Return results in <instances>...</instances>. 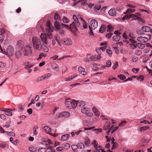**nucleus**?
<instances>
[{"label": "nucleus", "instance_id": "64", "mask_svg": "<svg viewBox=\"0 0 152 152\" xmlns=\"http://www.w3.org/2000/svg\"><path fill=\"white\" fill-rule=\"evenodd\" d=\"M90 141L89 139L86 140L84 142V143L87 145H88L90 143Z\"/></svg>", "mask_w": 152, "mask_h": 152}, {"label": "nucleus", "instance_id": "42", "mask_svg": "<svg viewBox=\"0 0 152 152\" xmlns=\"http://www.w3.org/2000/svg\"><path fill=\"white\" fill-rule=\"evenodd\" d=\"M135 53L137 55L140 56L142 54V52L140 50H137L135 52Z\"/></svg>", "mask_w": 152, "mask_h": 152}, {"label": "nucleus", "instance_id": "63", "mask_svg": "<svg viewBox=\"0 0 152 152\" xmlns=\"http://www.w3.org/2000/svg\"><path fill=\"white\" fill-rule=\"evenodd\" d=\"M129 13H128L127 15H126L125 16H124L122 18V19L124 20H125V19H126V18H127V19H129L130 18H128V17H129Z\"/></svg>", "mask_w": 152, "mask_h": 152}, {"label": "nucleus", "instance_id": "27", "mask_svg": "<svg viewBox=\"0 0 152 152\" xmlns=\"http://www.w3.org/2000/svg\"><path fill=\"white\" fill-rule=\"evenodd\" d=\"M136 46H137L139 48L141 49H143L145 46V44L140 43H137Z\"/></svg>", "mask_w": 152, "mask_h": 152}, {"label": "nucleus", "instance_id": "61", "mask_svg": "<svg viewBox=\"0 0 152 152\" xmlns=\"http://www.w3.org/2000/svg\"><path fill=\"white\" fill-rule=\"evenodd\" d=\"M139 70V69H136L134 68L132 69V71L135 73H137Z\"/></svg>", "mask_w": 152, "mask_h": 152}, {"label": "nucleus", "instance_id": "3", "mask_svg": "<svg viewBox=\"0 0 152 152\" xmlns=\"http://www.w3.org/2000/svg\"><path fill=\"white\" fill-rule=\"evenodd\" d=\"M24 43L23 41L20 40V48L22 50L23 48V54L25 56H28L30 53L31 52V50L30 48L28 46L26 45L24 47Z\"/></svg>", "mask_w": 152, "mask_h": 152}, {"label": "nucleus", "instance_id": "59", "mask_svg": "<svg viewBox=\"0 0 152 152\" xmlns=\"http://www.w3.org/2000/svg\"><path fill=\"white\" fill-rule=\"evenodd\" d=\"M56 149L57 151H62L63 149V148L62 147L59 146L57 147Z\"/></svg>", "mask_w": 152, "mask_h": 152}, {"label": "nucleus", "instance_id": "47", "mask_svg": "<svg viewBox=\"0 0 152 152\" xmlns=\"http://www.w3.org/2000/svg\"><path fill=\"white\" fill-rule=\"evenodd\" d=\"M38 152H46V151L44 148H42L38 149Z\"/></svg>", "mask_w": 152, "mask_h": 152}, {"label": "nucleus", "instance_id": "14", "mask_svg": "<svg viewBox=\"0 0 152 152\" xmlns=\"http://www.w3.org/2000/svg\"><path fill=\"white\" fill-rule=\"evenodd\" d=\"M108 14L110 15L115 16L116 14V9L114 8H111L109 11Z\"/></svg>", "mask_w": 152, "mask_h": 152}, {"label": "nucleus", "instance_id": "41", "mask_svg": "<svg viewBox=\"0 0 152 152\" xmlns=\"http://www.w3.org/2000/svg\"><path fill=\"white\" fill-rule=\"evenodd\" d=\"M29 150L30 151L32 152H34L37 150V149L34 147H31L29 148Z\"/></svg>", "mask_w": 152, "mask_h": 152}, {"label": "nucleus", "instance_id": "31", "mask_svg": "<svg viewBox=\"0 0 152 152\" xmlns=\"http://www.w3.org/2000/svg\"><path fill=\"white\" fill-rule=\"evenodd\" d=\"M46 56V54L41 53L39 55V57L37 58V60H39L41 59L43 57H45Z\"/></svg>", "mask_w": 152, "mask_h": 152}, {"label": "nucleus", "instance_id": "49", "mask_svg": "<svg viewBox=\"0 0 152 152\" xmlns=\"http://www.w3.org/2000/svg\"><path fill=\"white\" fill-rule=\"evenodd\" d=\"M11 123V121H9L8 122H7L5 125H4V126L6 128H8L10 126V124Z\"/></svg>", "mask_w": 152, "mask_h": 152}, {"label": "nucleus", "instance_id": "60", "mask_svg": "<svg viewBox=\"0 0 152 152\" xmlns=\"http://www.w3.org/2000/svg\"><path fill=\"white\" fill-rule=\"evenodd\" d=\"M54 38L55 40L57 42H58V41L59 40V37L58 36V35L57 34H56L55 35Z\"/></svg>", "mask_w": 152, "mask_h": 152}, {"label": "nucleus", "instance_id": "8", "mask_svg": "<svg viewBox=\"0 0 152 152\" xmlns=\"http://www.w3.org/2000/svg\"><path fill=\"white\" fill-rule=\"evenodd\" d=\"M47 36L46 34L42 33L41 34L40 37L42 42L46 45H47L49 43L47 38Z\"/></svg>", "mask_w": 152, "mask_h": 152}, {"label": "nucleus", "instance_id": "35", "mask_svg": "<svg viewBox=\"0 0 152 152\" xmlns=\"http://www.w3.org/2000/svg\"><path fill=\"white\" fill-rule=\"evenodd\" d=\"M92 144L94 146L95 148H96L98 146V142H97L96 141L94 140L92 142Z\"/></svg>", "mask_w": 152, "mask_h": 152}, {"label": "nucleus", "instance_id": "20", "mask_svg": "<svg viewBox=\"0 0 152 152\" xmlns=\"http://www.w3.org/2000/svg\"><path fill=\"white\" fill-rule=\"evenodd\" d=\"M106 25H102L100 27L99 31L100 33H103L106 30Z\"/></svg>", "mask_w": 152, "mask_h": 152}, {"label": "nucleus", "instance_id": "58", "mask_svg": "<svg viewBox=\"0 0 152 152\" xmlns=\"http://www.w3.org/2000/svg\"><path fill=\"white\" fill-rule=\"evenodd\" d=\"M148 128L149 127L148 126V127H147V126L142 127H141L140 128V131H142V130H144L146 129H148Z\"/></svg>", "mask_w": 152, "mask_h": 152}, {"label": "nucleus", "instance_id": "12", "mask_svg": "<svg viewBox=\"0 0 152 152\" xmlns=\"http://www.w3.org/2000/svg\"><path fill=\"white\" fill-rule=\"evenodd\" d=\"M62 42L63 44L67 45H71L72 43L71 39L68 38L63 39Z\"/></svg>", "mask_w": 152, "mask_h": 152}, {"label": "nucleus", "instance_id": "30", "mask_svg": "<svg viewBox=\"0 0 152 152\" xmlns=\"http://www.w3.org/2000/svg\"><path fill=\"white\" fill-rule=\"evenodd\" d=\"M101 8V6L100 4H97L94 7V10L95 11H97L99 10Z\"/></svg>", "mask_w": 152, "mask_h": 152}, {"label": "nucleus", "instance_id": "24", "mask_svg": "<svg viewBox=\"0 0 152 152\" xmlns=\"http://www.w3.org/2000/svg\"><path fill=\"white\" fill-rule=\"evenodd\" d=\"M43 130L46 132V133L50 132L51 131V129L49 127L46 126H45L43 127Z\"/></svg>", "mask_w": 152, "mask_h": 152}, {"label": "nucleus", "instance_id": "15", "mask_svg": "<svg viewBox=\"0 0 152 152\" xmlns=\"http://www.w3.org/2000/svg\"><path fill=\"white\" fill-rule=\"evenodd\" d=\"M12 110H11L10 109H5L4 110H1V111L4 112L6 115L11 116L12 115V113L11 112Z\"/></svg>", "mask_w": 152, "mask_h": 152}, {"label": "nucleus", "instance_id": "45", "mask_svg": "<svg viewBox=\"0 0 152 152\" xmlns=\"http://www.w3.org/2000/svg\"><path fill=\"white\" fill-rule=\"evenodd\" d=\"M63 117H67L69 115V113L67 112H65L62 113Z\"/></svg>", "mask_w": 152, "mask_h": 152}, {"label": "nucleus", "instance_id": "56", "mask_svg": "<svg viewBox=\"0 0 152 152\" xmlns=\"http://www.w3.org/2000/svg\"><path fill=\"white\" fill-rule=\"evenodd\" d=\"M65 149H68L70 147V145L68 143H66L65 145Z\"/></svg>", "mask_w": 152, "mask_h": 152}, {"label": "nucleus", "instance_id": "46", "mask_svg": "<svg viewBox=\"0 0 152 152\" xmlns=\"http://www.w3.org/2000/svg\"><path fill=\"white\" fill-rule=\"evenodd\" d=\"M6 64L3 62L0 61V67L3 68L6 66Z\"/></svg>", "mask_w": 152, "mask_h": 152}, {"label": "nucleus", "instance_id": "5", "mask_svg": "<svg viewBox=\"0 0 152 152\" xmlns=\"http://www.w3.org/2000/svg\"><path fill=\"white\" fill-rule=\"evenodd\" d=\"M76 101L74 100L68 99L65 102L66 107L69 109H75L76 108Z\"/></svg>", "mask_w": 152, "mask_h": 152}, {"label": "nucleus", "instance_id": "13", "mask_svg": "<svg viewBox=\"0 0 152 152\" xmlns=\"http://www.w3.org/2000/svg\"><path fill=\"white\" fill-rule=\"evenodd\" d=\"M85 105V103L82 101L79 102V101H76V107L82 108L84 107Z\"/></svg>", "mask_w": 152, "mask_h": 152}, {"label": "nucleus", "instance_id": "17", "mask_svg": "<svg viewBox=\"0 0 152 152\" xmlns=\"http://www.w3.org/2000/svg\"><path fill=\"white\" fill-rule=\"evenodd\" d=\"M151 30V28L148 26H144L142 27V30L145 32H148Z\"/></svg>", "mask_w": 152, "mask_h": 152}, {"label": "nucleus", "instance_id": "34", "mask_svg": "<svg viewBox=\"0 0 152 152\" xmlns=\"http://www.w3.org/2000/svg\"><path fill=\"white\" fill-rule=\"evenodd\" d=\"M127 122L125 121H122L119 124V126H120L123 127L126 124Z\"/></svg>", "mask_w": 152, "mask_h": 152}, {"label": "nucleus", "instance_id": "11", "mask_svg": "<svg viewBox=\"0 0 152 152\" xmlns=\"http://www.w3.org/2000/svg\"><path fill=\"white\" fill-rule=\"evenodd\" d=\"M6 35L5 31L4 29L0 31V44L2 42Z\"/></svg>", "mask_w": 152, "mask_h": 152}, {"label": "nucleus", "instance_id": "52", "mask_svg": "<svg viewBox=\"0 0 152 152\" xmlns=\"http://www.w3.org/2000/svg\"><path fill=\"white\" fill-rule=\"evenodd\" d=\"M112 144H113V145L112 147V149L113 150V149H115L116 148V147L117 146V144L115 142H113Z\"/></svg>", "mask_w": 152, "mask_h": 152}, {"label": "nucleus", "instance_id": "36", "mask_svg": "<svg viewBox=\"0 0 152 152\" xmlns=\"http://www.w3.org/2000/svg\"><path fill=\"white\" fill-rule=\"evenodd\" d=\"M63 117L62 113H61L59 114H56L55 117V118L56 119H58L59 118H60Z\"/></svg>", "mask_w": 152, "mask_h": 152}, {"label": "nucleus", "instance_id": "37", "mask_svg": "<svg viewBox=\"0 0 152 152\" xmlns=\"http://www.w3.org/2000/svg\"><path fill=\"white\" fill-rule=\"evenodd\" d=\"M62 20L64 23H67L69 21V20L65 16L63 17Z\"/></svg>", "mask_w": 152, "mask_h": 152}, {"label": "nucleus", "instance_id": "2", "mask_svg": "<svg viewBox=\"0 0 152 152\" xmlns=\"http://www.w3.org/2000/svg\"><path fill=\"white\" fill-rule=\"evenodd\" d=\"M32 42L33 48L35 50L40 51L42 50V45L39 38L33 37L32 39Z\"/></svg>", "mask_w": 152, "mask_h": 152}, {"label": "nucleus", "instance_id": "25", "mask_svg": "<svg viewBox=\"0 0 152 152\" xmlns=\"http://www.w3.org/2000/svg\"><path fill=\"white\" fill-rule=\"evenodd\" d=\"M121 37L119 35H117L113 37V40L116 42L118 41L120 39Z\"/></svg>", "mask_w": 152, "mask_h": 152}, {"label": "nucleus", "instance_id": "43", "mask_svg": "<svg viewBox=\"0 0 152 152\" xmlns=\"http://www.w3.org/2000/svg\"><path fill=\"white\" fill-rule=\"evenodd\" d=\"M71 148L73 150L75 151L78 148V147H77V145H73L71 146Z\"/></svg>", "mask_w": 152, "mask_h": 152}, {"label": "nucleus", "instance_id": "55", "mask_svg": "<svg viewBox=\"0 0 152 152\" xmlns=\"http://www.w3.org/2000/svg\"><path fill=\"white\" fill-rule=\"evenodd\" d=\"M113 34V33H110L107 34L106 35V37L108 38H110L111 37V36Z\"/></svg>", "mask_w": 152, "mask_h": 152}, {"label": "nucleus", "instance_id": "48", "mask_svg": "<svg viewBox=\"0 0 152 152\" xmlns=\"http://www.w3.org/2000/svg\"><path fill=\"white\" fill-rule=\"evenodd\" d=\"M115 64H114L113 66V69H115L118 66V62H115Z\"/></svg>", "mask_w": 152, "mask_h": 152}, {"label": "nucleus", "instance_id": "1", "mask_svg": "<svg viewBox=\"0 0 152 152\" xmlns=\"http://www.w3.org/2000/svg\"><path fill=\"white\" fill-rule=\"evenodd\" d=\"M73 18L74 21L72 22V23L70 24L69 26L66 24L62 23L61 24L62 27L65 28L68 30H77V27L80 26V23L79 22L77 18L75 15H73Z\"/></svg>", "mask_w": 152, "mask_h": 152}, {"label": "nucleus", "instance_id": "7", "mask_svg": "<svg viewBox=\"0 0 152 152\" xmlns=\"http://www.w3.org/2000/svg\"><path fill=\"white\" fill-rule=\"evenodd\" d=\"M81 111L82 113L86 114L88 116L91 117L93 115L92 113L90 112V110L88 107H85L82 108Z\"/></svg>", "mask_w": 152, "mask_h": 152}, {"label": "nucleus", "instance_id": "32", "mask_svg": "<svg viewBox=\"0 0 152 152\" xmlns=\"http://www.w3.org/2000/svg\"><path fill=\"white\" fill-rule=\"evenodd\" d=\"M45 76H43V75L40 77H38L36 79V81L37 82H38L42 80H43L44 79H45Z\"/></svg>", "mask_w": 152, "mask_h": 152}, {"label": "nucleus", "instance_id": "21", "mask_svg": "<svg viewBox=\"0 0 152 152\" xmlns=\"http://www.w3.org/2000/svg\"><path fill=\"white\" fill-rule=\"evenodd\" d=\"M70 135L68 134H66L62 136L61 139L63 140H66L69 137Z\"/></svg>", "mask_w": 152, "mask_h": 152}, {"label": "nucleus", "instance_id": "26", "mask_svg": "<svg viewBox=\"0 0 152 152\" xmlns=\"http://www.w3.org/2000/svg\"><path fill=\"white\" fill-rule=\"evenodd\" d=\"M46 31L47 34L48 35H50L51 34L53 30L52 29L51 27L48 28L46 29Z\"/></svg>", "mask_w": 152, "mask_h": 152}, {"label": "nucleus", "instance_id": "50", "mask_svg": "<svg viewBox=\"0 0 152 152\" xmlns=\"http://www.w3.org/2000/svg\"><path fill=\"white\" fill-rule=\"evenodd\" d=\"M52 75V74L50 73H48L47 74H45L43 75V76H45V79H47L50 77Z\"/></svg>", "mask_w": 152, "mask_h": 152}, {"label": "nucleus", "instance_id": "57", "mask_svg": "<svg viewBox=\"0 0 152 152\" xmlns=\"http://www.w3.org/2000/svg\"><path fill=\"white\" fill-rule=\"evenodd\" d=\"M96 56H92L91 57H90V58L91 59V61H94V60H96Z\"/></svg>", "mask_w": 152, "mask_h": 152}, {"label": "nucleus", "instance_id": "4", "mask_svg": "<svg viewBox=\"0 0 152 152\" xmlns=\"http://www.w3.org/2000/svg\"><path fill=\"white\" fill-rule=\"evenodd\" d=\"M91 26H89V28L90 31V34L93 35L92 30H94L98 26V23L96 20L95 19H92L90 21Z\"/></svg>", "mask_w": 152, "mask_h": 152}, {"label": "nucleus", "instance_id": "6", "mask_svg": "<svg viewBox=\"0 0 152 152\" xmlns=\"http://www.w3.org/2000/svg\"><path fill=\"white\" fill-rule=\"evenodd\" d=\"M4 53L5 54L8 55V56H12L13 55L14 53L13 47L11 45L8 46L6 51H4Z\"/></svg>", "mask_w": 152, "mask_h": 152}, {"label": "nucleus", "instance_id": "22", "mask_svg": "<svg viewBox=\"0 0 152 152\" xmlns=\"http://www.w3.org/2000/svg\"><path fill=\"white\" fill-rule=\"evenodd\" d=\"M110 125V123L109 122L107 121L105 124L104 127L103 129L106 130H107Z\"/></svg>", "mask_w": 152, "mask_h": 152}, {"label": "nucleus", "instance_id": "23", "mask_svg": "<svg viewBox=\"0 0 152 152\" xmlns=\"http://www.w3.org/2000/svg\"><path fill=\"white\" fill-rule=\"evenodd\" d=\"M54 26L55 28L57 30H59L60 29L61 27H62L61 24H59V23L58 22H56L54 23Z\"/></svg>", "mask_w": 152, "mask_h": 152}, {"label": "nucleus", "instance_id": "38", "mask_svg": "<svg viewBox=\"0 0 152 152\" xmlns=\"http://www.w3.org/2000/svg\"><path fill=\"white\" fill-rule=\"evenodd\" d=\"M77 75H76L74 77L73 76H71L70 77H68V78H66V80H65V81H71L72 80H73L74 78L76 77Z\"/></svg>", "mask_w": 152, "mask_h": 152}, {"label": "nucleus", "instance_id": "40", "mask_svg": "<svg viewBox=\"0 0 152 152\" xmlns=\"http://www.w3.org/2000/svg\"><path fill=\"white\" fill-rule=\"evenodd\" d=\"M107 31H112L113 27L111 25H107Z\"/></svg>", "mask_w": 152, "mask_h": 152}, {"label": "nucleus", "instance_id": "33", "mask_svg": "<svg viewBox=\"0 0 152 152\" xmlns=\"http://www.w3.org/2000/svg\"><path fill=\"white\" fill-rule=\"evenodd\" d=\"M52 67V68L55 69V70L57 71L58 69V66L55 63H53L51 65Z\"/></svg>", "mask_w": 152, "mask_h": 152}, {"label": "nucleus", "instance_id": "44", "mask_svg": "<svg viewBox=\"0 0 152 152\" xmlns=\"http://www.w3.org/2000/svg\"><path fill=\"white\" fill-rule=\"evenodd\" d=\"M54 17V19L56 20L59 19L60 18L59 15L57 13H55Z\"/></svg>", "mask_w": 152, "mask_h": 152}, {"label": "nucleus", "instance_id": "9", "mask_svg": "<svg viewBox=\"0 0 152 152\" xmlns=\"http://www.w3.org/2000/svg\"><path fill=\"white\" fill-rule=\"evenodd\" d=\"M129 17H128V18H130L131 17L134 18L132 19V20H140L141 19L140 17V13L138 12L136 13L135 14H130L129 13Z\"/></svg>", "mask_w": 152, "mask_h": 152}, {"label": "nucleus", "instance_id": "28", "mask_svg": "<svg viewBox=\"0 0 152 152\" xmlns=\"http://www.w3.org/2000/svg\"><path fill=\"white\" fill-rule=\"evenodd\" d=\"M77 147H78V148L80 149H82L83 148H85V146L83 143L80 142L78 143L77 144Z\"/></svg>", "mask_w": 152, "mask_h": 152}, {"label": "nucleus", "instance_id": "29", "mask_svg": "<svg viewBox=\"0 0 152 152\" xmlns=\"http://www.w3.org/2000/svg\"><path fill=\"white\" fill-rule=\"evenodd\" d=\"M38 128V127L37 126H35L33 128V134L35 135H37L38 134V132L36 130Z\"/></svg>", "mask_w": 152, "mask_h": 152}, {"label": "nucleus", "instance_id": "62", "mask_svg": "<svg viewBox=\"0 0 152 152\" xmlns=\"http://www.w3.org/2000/svg\"><path fill=\"white\" fill-rule=\"evenodd\" d=\"M144 77L142 75H140L138 78L137 79L140 80V81H142L143 80Z\"/></svg>", "mask_w": 152, "mask_h": 152}, {"label": "nucleus", "instance_id": "18", "mask_svg": "<svg viewBox=\"0 0 152 152\" xmlns=\"http://www.w3.org/2000/svg\"><path fill=\"white\" fill-rule=\"evenodd\" d=\"M79 72L83 75L86 74V72L85 71V69L82 67H79L78 68Z\"/></svg>", "mask_w": 152, "mask_h": 152}, {"label": "nucleus", "instance_id": "51", "mask_svg": "<svg viewBox=\"0 0 152 152\" xmlns=\"http://www.w3.org/2000/svg\"><path fill=\"white\" fill-rule=\"evenodd\" d=\"M5 133H7L9 135L14 136H15V134L12 132H5Z\"/></svg>", "mask_w": 152, "mask_h": 152}, {"label": "nucleus", "instance_id": "10", "mask_svg": "<svg viewBox=\"0 0 152 152\" xmlns=\"http://www.w3.org/2000/svg\"><path fill=\"white\" fill-rule=\"evenodd\" d=\"M137 40L139 42L142 43H145L148 41V38L146 37H142L140 36L137 38Z\"/></svg>", "mask_w": 152, "mask_h": 152}, {"label": "nucleus", "instance_id": "19", "mask_svg": "<svg viewBox=\"0 0 152 152\" xmlns=\"http://www.w3.org/2000/svg\"><path fill=\"white\" fill-rule=\"evenodd\" d=\"M45 43L42 44V49L45 52H47L49 50L48 48L45 45Z\"/></svg>", "mask_w": 152, "mask_h": 152}, {"label": "nucleus", "instance_id": "39", "mask_svg": "<svg viewBox=\"0 0 152 152\" xmlns=\"http://www.w3.org/2000/svg\"><path fill=\"white\" fill-rule=\"evenodd\" d=\"M118 77L121 80H124L126 79V77L124 75H119L118 76Z\"/></svg>", "mask_w": 152, "mask_h": 152}, {"label": "nucleus", "instance_id": "16", "mask_svg": "<svg viewBox=\"0 0 152 152\" xmlns=\"http://www.w3.org/2000/svg\"><path fill=\"white\" fill-rule=\"evenodd\" d=\"M23 64L26 66V68L28 69L30 68L33 66V65L31 64L30 62L28 61L23 62Z\"/></svg>", "mask_w": 152, "mask_h": 152}, {"label": "nucleus", "instance_id": "53", "mask_svg": "<svg viewBox=\"0 0 152 152\" xmlns=\"http://www.w3.org/2000/svg\"><path fill=\"white\" fill-rule=\"evenodd\" d=\"M111 65V61L108 60L107 61L106 63V66L109 67H110Z\"/></svg>", "mask_w": 152, "mask_h": 152}, {"label": "nucleus", "instance_id": "54", "mask_svg": "<svg viewBox=\"0 0 152 152\" xmlns=\"http://www.w3.org/2000/svg\"><path fill=\"white\" fill-rule=\"evenodd\" d=\"M107 53L110 56H112V51L110 49H107Z\"/></svg>", "mask_w": 152, "mask_h": 152}]
</instances>
